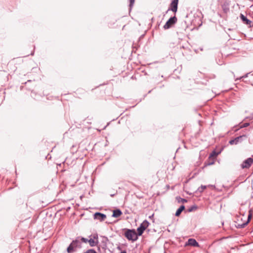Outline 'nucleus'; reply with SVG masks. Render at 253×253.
<instances>
[{
	"mask_svg": "<svg viewBox=\"0 0 253 253\" xmlns=\"http://www.w3.org/2000/svg\"><path fill=\"white\" fill-rule=\"evenodd\" d=\"M82 247L81 243L78 240L73 241L67 248V251L68 253H73L77 251L78 248Z\"/></svg>",
	"mask_w": 253,
	"mask_h": 253,
	"instance_id": "1",
	"label": "nucleus"
},
{
	"mask_svg": "<svg viewBox=\"0 0 253 253\" xmlns=\"http://www.w3.org/2000/svg\"><path fill=\"white\" fill-rule=\"evenodd\" d=\"M138 233L134 230L127 229L125 233V237L128 240L133 241H136L138 239Z\"/></svg>",
	"mask_w": 253,
	"mask_h": 253,
	"instance_id": "2",
	"label": "nucleus"
},
{
	"mask_svg": "<svg viewBox=\"0 0 253 253\" xmlns=\"http://www.w3.org/2000/svg\"><path fill=\"white\" fill-rule=\"evenodd\" d=\"M149 225V223L147 220H145L143 221L139 227L137 229L138 236H140L142 234L144 231L148 227Z\"/></svg>",
	"mask_w": 253,
	"mask_h": 253,
	"instance_id": "3",
	"label": "nucleus"
},
{
	"mask_svg": "<svg viewBox=\"0 0 253 253\" xmlns=\"http://www.w3.org/2000/svg\"><path fill=\"white\" fill-rule=\"evenodd\" d=\"M177 22V18L174 16L170 17L164 26L165 29L170 28L173 25Z\"/></svg>",
	"mask_w": 253,
	"mask_h": 253,
	"instance_id": "4",
	"label": "nucleus"
},
{
	"mask_svg": "<svg viewBox=\"0 0 253 253\" xmlns=\"http://www.w3.org/2000/svg\"><path fill=\"white\" fill-rule=\"evenodd\" d=\"M252 211H251V210H250L249 211V213L248 215L247 220L245 221L244 222H243L242 223H237L236 227L238 228H244L245 226H246L248 224V223L250 221L251 217H252Z\"/></svg>",
	"mask_w": 253,
	"mask_h": 253,
	"instance_id": "5",
	"label": "nucleus"
},
{
	"mask_svg": "<svg viewBox=\"0 0 253 253\" xmlns=\"http://www.w3.org/2000/svg\"><path fill=\"white\" fill-rule=\"evenodd\" d=\"M178 2V0H172L170 4V7L168 9L167 12L169 10H171L175 13L177 10Z\"/></svg>",
	"mask_w": 253,
	"mask_h": 253,
	"instance_id": "6",
	"label": "nucleus"
},
{
	"mask_svg": "<svg viewBox=\"0 0 253 253\" xmlns=\"http://www.w3.org/2000/svg\"><path fill=\"white\" fill-rule=\"evenodd\" d=\"M253 163V159L252 158H249L245 160L241 165V167L243 169L249 168Z\"/></svg>",
	"mask_w": 253,
	"mask_h": 253,
	"instance_id": "7",
	"label": "nucleus"
},
{
	"mask_svg": "<svg viewBox=\"0 0 253 253\" xmlns=\"http://www.w3.org/2000/svg\"><path fill=\"white\" fill-rule=\"evenodd\" d=\"M94 219L103 221L106 218V215L101 212H96L93 214Z\"/></svg>",
	"mask_w": 253,
	"mask_h": 253,
	"instance_id": "8",
	"label": "nucleus"
},
{
	"mask_svg": "<svg viewBox=\"0 0 253 253\" xmlns=\"http://www.w3.org/2000/svg\"><path fill=\"white\" fill-rule=\"evenodd\" d=\"M88 243L91 247H94L98 244V239L97 236H93V238L88 240Z\"/></svg>",
	"mask_w": 253,
	"mask_h": 253,
	"instance_id": "9",
	"label": "nucleus"
},
{
	"mask_svg": "<svg viewBox=\"0 0 253 253\" xmlns=\"http://www.w3.org/2000/svg\"><path fill=\"white\" fill-rule=\"evenodd\" d=\"M186 245H189L196 247H199V243L196 241L195 239L193 238L189 239L187 242L186 244Z\"/></svg>",
	"mask_w": 253,
	"mask_h": 253,
	"instance_id": "10",
	"label": "nucleus"
},
{
	"mask_svg": "<svg viewBox=\"0 0 253 253\" xmlns=\"http://www.w3.org/2000/svg\"><path fill=\"white\" fill-rule=\"evenodd\" d=\"M242 136H240L236 137L234 139L230 140L229 142V144L231 145L237 144L239 141L241 139Z\"/></svg>",
	"mask_w": 253,
	"mask_h": 253,
	"instance_id": "11",
	"label": "nucleus"
},
{
	"mask_svg": "<svg viewBox=\"0 0 253 253\" xmlns=\"http://www.w3.org/2000/svg\"><path fill=\"white\" fill-rule=\"evenodd\" d=\"M122 214V211L119 209H117L113 211L112 216L114 217H118Z\"/></svg>",
	"mask_w": 253,
	"mask_h": 253,
	"instance_id": "12",
	"label": "nucleus"
},
{
	"mask_svg": "<svg viewBox=\"0 0 253 253\" xmlns=\"http://www.w3.org/2000/svg\"><path fill=\"white\" fill-rule=\"evenodd\" d=\"M240 18L245 24L249 25L251 23V21L250 20H249L246 16H245L243 14H240Z\"/></svg>",
	"mask_w": 253,
	"mask_h": 253,
	"instance_id": "13",
	"label": "nucleus"
},
{
	"mask_svg": "<svg viewBox=\"0 0 253 253\" xmlns=\"http://www.w3.org/2000/svg\"><path fill=\"white\" fill-rule=\"evenodd\" d=\"M185 207L183 205L181 206L175 212V216H179L181 212L184 210Z\"/></svg>",
	"mask_w": 253,
	"mask_h": 253,
	"instance_id": "14",
	"label": "nucleus"
},
{
	"mask_svg": "<svg viewBox=\"0 0 253 253\" xmlns=\"http://www.w3.org/2000/svg\"><path fill=\"white\" fill-rule=\"evenodd\" d=\"M84 253H97L94 249L88 250L86 252Z\"/></svg>",
	"mask_w": 253,
	"mask_h": 253,
	"instance_id": "15",
	"label": "nucleus"
},
{
	"mask_svg": "<svg viewBox=\"0 0 253 253\" xmlns=\"http://www.w3.org/2000/svg\"><path fill=\"white\" fill-rule=\"evenodd\" d=\"M206 188V186L202 185L199 188L198 190L200 192H202Z\"/></svg>",
	"mask_w": 253,
	"mask_h": 253,
	"instance_id": "16",
	"label": "nucleus"
},
{
	"mask_svg": "<svg viewBox=\"0 0 253 253\" xmlns=\"http://www.w3.org/2000/svg\"><path fill=\"white\" fill-rule=\"evenodd\" d=\"M134 0H129V7H130V9H131L132 7L133 6V4L134 3Z\"/></svg>",
	"mask_w": 253,
	"mask_h": 253,
	"instance_id": "17",
	"label": "nucleus"
},
{
	"mask_svg": "<svg viewBox=\"0 0 253 253\" xmlns=\"http://www.w3.org/2000/svg\"><path fill=\"white\" fill-rule=\"evenodd\" d=\"M82 242H84V243H88V240L87 239H86L85 238H84V237H82L81 238V239Z\"/></svg>",
	"mask_w": 253,
	"mask_h": 253,
	"instance_id": "18",
	"label": "nucleus"
},
{
	"mask_svg": "<svg viewBox=\"0 0 253 253\" xmlns=\"http://www.w3.org/2000/svg\"><path fill=\"white\" fill-rule=\"evenodd\" d=\"M249 126V123H246L244 124L242 126H241L240 128H243L247 127Z\"/></svg>",
	"mask_w": 253,
	"mask_h": 253,
	"instance_id": "19",
	"label": "nucleus"
},
{
	"mask_svg": "<svg viewBox=\"0 0 253 253\" xmlns=\"http://www.w3.org/2000/svg\"><path fill=\"white\" fill-rule=\"evenodd\" d=\"M217 154H216V153H215V151H213V152L211 154V155H210V157H212V156H216L217 155Z\"/></svg>",
	"mask_w": 253,
	"mask_h": 253,
	"instance_id": "20",
	"label": "nucleus"
},
{
	"mask_svg": "<svg viewBox=\"0 0 253 253\" xmlns=\"http://www.w3.org/2000/svg\"><path fill=\"white\" fill-rule=\"evenodd\" d=\"M180 199H181V202H182L183 203H185L187 202V200L185 199L180 198Z\"/></svg>",
	"mask_w": 253,
	"mask_h": 253,
	"instance_id": "21",
	"label": "nucleus"
},
{
	"mask_svg": "<svg viewBox=\"0 0 253 253\" xmlns=\"http://www.w3.org/2000/svg\"><path fill=\"white\" fill-rule=\"evenodd\" d=\"M213 164H214V162H212L207 164L206 165L209 166V165H212Z\"/></svg>",
	"mask_w": 253,
	"mask_h": 253,
	"instance_id": "22",
	"label": "nucleus"
},
{
	"mask_svg": "<svg viewBox=\"0 0 253 253\" xmlns=\"http://www.w3.org/2000/svg\"><path fill=\"white\" fill-rule=\"evenodd\" d=\"M192 211V209H190L189 210V211Z\"/></svg>",
	"mask_w": 253,
	"mask_h": 253,
	"instance_id": "23",
	"label": "nucleus"
}]
</instances>
